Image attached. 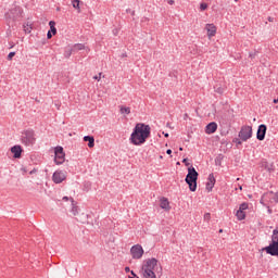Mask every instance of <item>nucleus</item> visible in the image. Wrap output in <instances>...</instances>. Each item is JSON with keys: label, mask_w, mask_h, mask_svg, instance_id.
Returning <instances> with one entry per match:
<instances>
[{"label": "nucleus", "mask_w": 278, "mask_h": 278, "mask_svg": "<svg viewBox=\"0 0 278 278\" xmlns=\"http://www.w3.org/2000/svg\"><path fill=\"white\" fill-rule=\"evenodd\" d=\"M65 160L66 153H64V148L62 146L54 148V163L60 166V164H64Z\"/></svg>", "instance_id": "39448f33"}, {"label": "nucleus", "mask_w": 278, "mask_h": 278, "mask_svg": "<svg viewBox=\"0 0 278 278\" xmlns=\"http://www.w3.org/2000/svg\"><path fill=\"white\" fill-rule=\"evenodd\" d=\"M4 18L8 27H15L16 23L23 18V9L21 7H15L9 10L4 14Z\"/></svg>", "instance_id": "f03ea898"}, {"label": "nucleus", "mask_w": 278, "mask_h": 278, "mask_svg": "<svg viewBox=\"0 0 278 278\" xmlns=\"http://www.w3.org/2000/svg\"><path fill=\"white\" fill-rule=\"evenodd\" d=\"M218 129V124L216 122H211L205 127V134H216V130Z\"/></svg>", "instance_id": "ddd939ff"}, {"label": "nucleus", "mask_w": 278, "mask_h": 278, "mask_svg": "<svg viewBox=\"0 0 278 278\" xmlns=\"http://www.w3.org/2000/svg\"><path fill=\"white\" fill-rule=\"evenodd\" d=\"M130 275H131L132 277H138V275H136V271H134V270H130Z\"/></svg>", "instance_id": "c03bdc74"}, {"label": "nucleus", "mask_w": 278, "mask_h": 278, "mask_svg": "<svg viewBox=\"0 0 278 278\" xmlns=\"http://www.w3.org/2000/svg\"><path fill=\"white\" fill-rule=\"evenodd\" d=\"M232 142H233L235 144H237V147H240V146L242 144V139H240V138H235V139H232Z\"/></svg>", "instance_id": "c756f323"}, {"label": "nucleus", "mask_w": 278, "mask_h": 278, "mask_svg": "<svg viewBox=\"0 0 278 278\" xmlns=\"http://www.w3.org/2000/svg\"><path fill=\"white\" fill-rule=\"evenodd\" d=\"M199 179V172L194 168V166L188 167V174L185 178L186 184L189 186V190L191 192H197V181Z\"/></svg>", "instance_id": "7ed1b4c3"}, {"label": "nucleus", "mask_w": 278, "mask_h": 278, "mask_svg": "<svg viewBox=\"0 0 278 278\" xmlns=\"http://www.w3.org/2000/svg\"><path fill=\"white\" fill-rule=\"evenodd\" d=\"M49 33L52 34V36H55V34H58V28H55V26H54V27L50 28Z\"/></svg>", "instance_id": "2f4dec72"}, {"label": "nucleus", "mask_w": 278, "mask_h": 278, "mask_svg": "<svg viewBox=\"0 0 278 278\" xmlns=\"http://www.w3.org/2000/svg\"><path fill=\"white\" fill-rule=\"evenodd\" d=\"M167 3H168L169 5H173V4L175 3V0H168Z\"/></svg>", "instance_id": "a18cd8bd"}, {"label": "nucleus", "mask_w": 278, "mask_h": 278, "mask_svg": "<svg viewBox=\"0 0 278 278\" xmlns=\"http://www.w3.org/2000/svg\"><path fill=\"white\" fill-rule=\"evenodd\" d=\"M101 75H102V73H100V74H99V76H97V75H96V76H93V79H96V80H98V81H99V80L101 79Z\"/></svg>", "instance_id": "a19ab883"}, {"label": "nucleus", "mask_w": 278, "mask_h": 278, "mask_svg": "<svg viewBox=\"0 0 278 278\" xmlns=\"http://www.w3.org/2000/svg\"><path fill=\"white\" fill-rule=\"evenodd\" d=\"M83 140H84V142H88L89 149L94 148V137L93 136H90V135L85 136Z\"/></svg>", "instance_id": "6ab92c4d"}, {"label": "nucleus", "mask_w": 278, "mask_h": 278, "mask_svg": "<svg viewBox=\"0 0 278 278\" xmlns=\"http://www.w3.org/2000/svg\"><path fill=\"white\" fill-rule=\"evenodd\" d=\"M72 49L74 52L75 51H84V49H86V46L84 43H75Z\"/></svg>", "instance_id": "5701e85b"}, {"label": "nucleus", "mask_w": 278, "mask_h": 278, "mask_svg": "<svg viewBox=\"0 0 278 278\" xmlns=\"http://www.w3.org/2000/svg\"><path fill=\"white\" fill-rule=\"evenodd\" d=\"M215 185H216V178L214 177V174H210L206 182L207 192H212V190H214Z\"/></svg>", "instance_id": "f8f14e48"}, {"label": "nucleus", "mask_w": 278, "mask_h": 278, "mask_svg": "<svg viewBox=\"0 0 278 278\" xmlns=\"http://www.w3.org/2000/svg\"><path fill=\"white\" fill-rule=\"evenodd\" d=\"M256 55H257V52H250L249 53V58H251V60H255Z\"/></svg>", "instance_id": "72a5a7b5"}, {"label": "nucleus", "mask_w": 278, "mask_h": 278, "mask_svg": "<svg viewBox=\"0 0 278 278\" xmlns=\"http://www.w3.org/2000/svg\"><path fill=\"white\" fill-rule=\"evenodd\" d=\"M166 153H167V155H172V154H173V150L167 149V150H166Z\"/></svg>", "instance_id": "37998d69"}, {"label": "nucleus", "mask_w": 278, "mask_h": 278, "mask_svg": "<svg viewBox=\"0 0 278 278\" xmlns=\"http://www.w3.org/2000/svg\"><path fill=\"white\" fill-rule=\"evenodd\" d=\"M35 173H38V169L34 168L29 172V175H35Z\"/></svg>", "instance_id": "79ce46f5"}, {"label": "nucleus", "mask_w": 278, "mask_h": 278, "mask_svg": "<svg viewBox=\"0 0 278 278\" xmlns=\"http://www.w3.org/2000/svg\"><path fill=\"white\" fill-rule=\"evenodd\" d=\"M265 207H267L268 214H273V208H270V204H265Z\"/></svg>", "instance_id": "c9c22d12"}, {"label": "nucleus", "mask_w": 278, "mask_h": 278, "mask_svg": "<svg viewBox=\"0 0 278 278\" xmlns=\"http://www.w3.org/2000/svg\"><path fill=\"white\" fill-rule=\"evenodd\" d=\"M63 201H68V197H63Z\"/></svg>", "instance_id": "3c124183"}, {"label": "nucleus", "mask_w": 278, "mask_h": 278, "mask_svg": "<svg viewBox=\"0 0 278 278\" xmlns=\"http://www.w3.org/2000/svg\"><path fill=\"white\" fill-rule=\"evenodd\" d=\"M182 164H185L186 166H190V163H188V159H184Z\"/></svg>", "instance_id": "58836bf2"}, {"label": "nucleus", "mask_w": 278, "mask_h": 278, "mask_svg": "<svg viewBox=\"0 0 278 278\" xmlns=\"http://www.w3.org/2000/svg\"><path fill=\"white\" fill-rule=\"evenodd\" d=\"M73 53H75V51L72 49H66L64 52V58H71V55H73Z\"/></svg>", "instance_id": "393cba45"}, {"label": "nucleus", "mask_w": 278, "mask_h": 278, "mask_svg": "<svg viewBox=\"0 0 278 278\" xmlns=\"http://www.w3.org/2000/svg\"><path fill=\"white\" fill-rule=\"evenodd\" d=\"M179 151H184V148H179Z\"/></svg>", "instance_id": "6e6d98bb"}, {"label": "nucleus", "mask_w": 278, "mask_h": 278, "mask_svg": "<svg viewBox=\"0 0 278 278\" xmlns=\"http://www.w3.org/2000/svg\"><path fill=\"white\" fill-rule=\"evenodd\" d=\"M270 194H274L273 191H268L267 193H264L261 198V205H264V207H266V205H270V203L268 202V199H270Z\"/></svg>", "instance_id": "2eb2a0df"}, {"label": "nucleus", "mask_w": 278, "mask_h": 278, "mask_svg": "<svg viewBox=\"0 0 278 278\" xmlns=\"http://www.w3.org/2000/svg\"><path fill=\"white\" fill-rule=\"evenodd\" d=\"M143 278H157V276L155 275V271L151 270V269H141Z\"/></svg>", "instance_id": "a211bd4d"}, {"label": "nucleus", "mask_w": 278, "mask_h": 278, "mask_svg": "<svg viewBox=\"0 0 278 278\" xmlns=\"http://www.w3.org/2000/svg\"><path fill=\"white\" fill-rule=\"evenodd\" d=\"M217 92H219L220 94H223V89H217Z\"/></svg>", "instance_id": "8fccbe9b"}, {"label": "nucleus", "mask_w": 278, "mask_h": 278, "mask_svg": "<svg viewBox=\"0 0 278 278\" xmlns=\"http://www.w3.org/2000/svg\"><path fill=\"white\" fill-rule=\"evenodd\" d=\"M129 278H138V276H134V277L129 276Z\"/></svg>", "instance_id": "5fc2aeb1"}, {"label": "nucleus", "mask_w": 278, "mask_h": 278, "mask_svg": "<svg viewBox=\"0 0 278 278\" xmlns=\"http://www.w3.org/2000/svg\"><path fill=\"white\" fill-rule=\"evenodd\" d=\"M262 167L265 168L268 173H275V165L273 163H268L267 161H264L262 163Z\"/></svg>", "instance_id": "f3484780"}, {"label": "nucleus", "mask_w": 278, "mask_h": 278, "mask_svg": "<svg viewBox=\"0 0 278 278\" xmlns=\"http://www.w3.org/2000/svg\"><path fill=\"white\" fill-rule=\"evenodd\" d=\"M66 179V175L63 172H54L52 175V181L54 184H62Z\"/></svg>", "instance_id": "9b49d317"}, {"label": "nucleus", "mask_w": 278, "mask_h": 278, "mask_svg": "<svg viewBox=\"0 0 278 278\" xmlns=\"http://www.w3.org/2000/svg\"><path fill=\"white\" fill-rule=\"evenodd\" d=\"M122 58H127V54L126 53L122 54Z\"/></svg>", "instance_id": "603ef678"}, {"label": "nucleus", "mask_w": 278, "mask_h": 278, "mask_svg": "<svg viewBox=\"0 0 278 278\" xmlns=\"http://www.w3.org/2000/svg\"><path fill=\"white\" fill-rule=\"evenodd\" d=\"M71 201H72V212L74 214V216H77V206L75 205V200H73V198H71Z\"/></svg>", "instance_id": "a878e982"}, {"label": "nucleus", "mask_w": 278, "mask_h": 278, "mask_svg": "<svg viewBox=\"0 0 278 278\" xmlns=\"http://www.w3.org/2000/svg\"><path fill=\"white\" fill-rule=\"evenodd\" d=\"M127 14H131V16H136V11H131V9L126 10Z\"/></svg>", "instance_id": "f704fd0d"}, {"label": "nucleus", "mask_w": 278, "mask_h": 278, "mask_svg": "<svg viewBox=\"0 0 278 278\" xmlns=\"http://www.w3.org/2000/svg\"><path fill=\"white\" fill-rule=\"evenodd\" d=\"M163 135L165 138H168V136H169L168 132H163Z\"/></svg>", "instance_id": "09e8293b"}, {"label": "nucleus", "mask_w": 278, "mask_h": 278, "mask_svg": "<svg viewBox=\"0 0 278 278\" xmlns=\"http://www.w3.org/2000/svg\"><path fill=\"white\" fill-rule=\"evenodd\" d=\"M239 210L241 212H244V210H249V203H247V202L241 203L239 206Z\"/></svg>", "instance_id": "bb28decb"}, {"label": "nucleus", "mask_w": 278, "mask_h": 278, "mask_svg": "<svg viewBox=\"0 0 278 278\" xmlns=\"http://www.w3.org/2000/svg\"><path fill=\"white\" fill-rule=\"evenodd\" d=\"M22 144H25L26 147H31L36 144V132L34 129H27L22 132Z\"/></svg>", "instance_id": "20e7f679"}, {"label": "nucleus", "mask_w": 278, "mask_h": 278, "mask_svg": "<svg viewBox=\"0 0 278 278\" xmlns=\"http://www.w3.org/2000/svg\"><path fill=\"white\" fill-rule=\"evenodd\" d=\"M155 266H157V258H148L143 262L141 270H155Z\"/></svg>", "instance_id": "6e6552de"}, {"label": "nucleus", "mask_w": 278, "mask_h": 278, "mask_svg": "<svg viewBox=\"0 0 278 278\" xmlns=\"http://www.w3.org/2000/svg\"><path fill=\"white\" fill-rule=\"evenodd\" d=\"M160 207L162 210H165V212H169L170 211V202H168V200L166 198H162L160 201Z\"/></svg>", "instance_id": "dca6fc26"}, {"label": "nucleus", "mask_w": 278, "mask_h": 278, "mask_svg": "<svg viewBox=\"0 0 278 278\" xmlns=\"http://www.w3.org/2000/svg\"><path fill=\"white\" fill-rule=\"evenodd\" d=\"M119 112H121V114L129 115V114H131V109L129 106L121 105L119 106Z\"/></svg>", "instance_id": "aec40b11"}, {"label": "nucleus", "mask_w": 278, "mask_h": 278, "mask_svg": "<svg viewBox=\"0 0 278 278\" xmlns=\"http://www.w3.org/2000/svg\"><path fill=\"white\" fill-rule=\"evenodd\" d=\"M79 3H81L79 0L72 1L73 8H75V10H79Z\"/></svg>", "instance_id": "c85d7f7f"}, {"label": "nucleus", "mask_w": 278, "mask_h": 278, "mask_svg": "<svg viewBox=\"0 0 278 278\" xmlns=\"http://www.w3.org/2000/svg\"><path fill=\"white\" fill-rule=\"evenodd\" d=\"M235 1H237V2H238V1H240V0H235Z\"/></svg>", "instance_id": "13d9d810"}, {"label": "nucleus", "mask_w": 278, "mask_h": 278, "mask_svg": "<svg viewBox=\"0 0 278 278\" xmlns=\"http://www.w3.org/2000/svg\"><path fill=\"white\" fill-rule=\"evenodd\" d=\"M149 138H151V126L144 123H138L132 129L129 141L130 144H134L135 147H140L144 144V142H147Z\"/></svg>", "instance_id": "f257e3e1"}, {"label": "nucleus", "mask_w": 278, "mask_h": 278, "mask_svg": "<svg viewBox=\"0 0 278 278\" xmlns=\"http://www.w3.org/2000/svg\"><path fill=\"white\" fill-rule=\"evenodd\" d=\"M11 153H13V157L15 160H21L23 155V147L16 144L11 148Z\"/></svg>", "instance_id": "9d476101"}, {"label": "nucleus", "mask_w": 278, "mask_h": 278, "mask_svg": "<svg viewBox=\"0 0 278 278\" xmlns=\"http://www.w3.org/2000/svg\"><path fill=\"white\" fill-rule=\"evenodd\" d=\"M23 27H24L25 34H31V27L29 26V24H26V25L24 24Z\"/></svg>", "instance_id": "cd10ccee"}, {"label": "nucleus", "mask_w": 278, "mask_h": 278, "mask_svg": "<svg viewBox=\"0 0 278 278\" xmlns=\"http://www.w3.org/2000/svg\"><path fill=\"white\" fill-rule=\"evenodd\" d=\"M21 172H22V173H27V167H22V168H21Z\"/></svg>", "instance_id": "49530a36"}, {"label": "nucleus", "mask_w": 278, "mask_h": 278, "mask_svg": "<svg viewBox=\"0 0 278 278\" xmlns=\"http://www.w3.org/2000/svg\"><path fill=\"white\" fill-rule=\"evenodd\" d=\"M236 216L238 220H244V218H247V213H244V211L238 210L236 213Z\"/></svg>", "instance_id": "4be33fe9"}, {"label": "nucleus", "mask_w": 278, "mask_h": 278, "mask_svg": "<svg viewBox=\"0 0 278 278\" xmlns=\"http://www.w3.org/2000/svg\"><path fill=\"white\" fill-rule=\"evenodd\" d=\"M47 38L48 40H51L53 38V34L50 33V30H48Z\"/></svg>", "instance_id": "4c0bfd02"}, {"label": "nucleus", "mask_w": 278, "mask_h": 278, "mask_svg": "<svg viewBox=\"0 0 278 278\" xmlns=\"http://www.w3.org/2000/svg\"><path fill=\"white\" fill-rule=\"evenodd\" d=\"M268 203H269V205L271 203H275V204L278 203V192L270 194V199H268Z\"/></svg>", "instance_id": "412c9836"}, {"label": "nucleus", "mask_w": 278, "mask_h": 278, "mask_svg": "<svg viewBox=\"0 0 278 278\" xmlns=\"http://www.w3.org/2000/svg\"><path fill=\"white\" fill-rule=\"evenodd\" d=\"M274 103H278V98H277V99H274Z\"/></svg>", "instance_id": "864d4df0"}, {"label": "nucleus", "mask_w": 278, "mask_h": 278, "mask_svg": "<svg viewBox=\"0 0 278 278\" xmlns=\"http://www.w3.org/2000/svg\"><path fill=\"white\" fill-rule=\"evenodd\" d=\"M125 273H131V269L129 267H125Z\"/></svg>", "instance_id": "de8ad7c7"}, {"label": "nucleus", "mask_w": 278, "mask_h": 278, "mask_svg": "<svg viewBox=\"0 0 278 278\" xmlns=\"http://www.w3.org/2000/svg\"><path fill=\"white\" fill-rule=\"evenodd\" d=\"M219 233H223V229H219Z\"/></svg>", "instance_id": "4d7b16f0"}, {"label": "nucleus", "mask_w": 278, "mask_h": 278, "mask_svg": "<svg viewBox=\"0 0 278 278\" xmlns=\"http://www.w3.org/2000/svg\"><path fill=\"white\" fill-rule=\"evenodd\" d=\"M266 131H268V127L266 126V124H261L256 131V140H265Z\"/></svg>", "instance_id": "1a4fd4ad"}, {"label": "nucleus", "mask_w": 278, "mask_h": 278, "mask_svg": "<svg viewBox=\"0 0 278 278\" xmlns=\"http://www.w3.org/2000/svg\"><path fill=\"white\" fill-rule=\"evenodd\" d=\"M200 10H201V12H205V10H207V3L202 2V3L200 4Z\"/></svg>", "instance_id": "7c9ffc66"}, {"label": "nucleus", "mask_w": 278, "mask_h": 278, "mask_svg": "<svg viewBox=\"0 0 278 278\" xmlns=\"http://www.w3.org/2000/svg\"><path fill=\"white\" fill-rule=\"evenodd\" d=\"M225 156L223 154H218L216 157H215V164L216 166H220V164H223V159Z\"/></svg>", "instance_id": "b1692460"}, {"label": "nucleus", "mask_w": 278, "mask_h": 278, "mask_svg": "<svg viewBox=\"0 0 278 278\" xmlns=\"http://www.w3.org/2000/svg\"><path fill=\"white\" fill-rule=\"evenodd\" d=\"M49 25H50V28H53V27H55V22L50 21V22H49Z\"/></svg>", "instance_id": "ea45409f"}, {"label": "nucleus", "mask_w": 278, "mask_h": 278, "mask_svg": "<svg viewBox=\"0 0 278 278\" xmlns=\"http://www.w3.org/2000/svg\"><path fill=\"white\" fill-rule=\"evenodd\" d=\"M212 218V215L210 213L204 214V220H210Z\"/></svg>", "instance_id": "e433bc0d"}, {"label": "nucleus", "mask_w": 278, "mask_h": 278, "mask_svg": "<svg viewBox=\"0 0 278 278\" xmlns=\"http://www.w3.org/2000/svg\"><path fill=\"white\" fill-rule=\"evenodd\" d=\"M130 254L132 260H142V255H144V249H142V245L135 244L130 249Z\"/></svg>", "instance_id": "0eeeda50"}, {"label": "nucleus", "mask_w": 278, "mask_h": 278, "mask_svg": "<svg viewBox=\"0 0 278 278\" xmlns=\"http://www.w3.org/2000/svg\"><path fill=\"white\" fill-rule=\"evenodd\" d=\"M14 55H16V52H10V53L8 54L7 60L11 61V60L14 58Z\"/></svg>", "instance_id": "473e14b6"}, {"label": "nucleus", "mask_w": 278, "mask_h": 278, "mask_svg": "<svg viewBox=\"0 0 278 278\" xmlns=\"http://www.w3.org/2000/svg\"><path fill=\"white\" fill-rule=\"evenodd\" d=\"M238 137L242 142H247V140H251L253 138V127L251 126H242Z\"/></svg>", "instance_id": "423d86ee"}, {"label": "nucleus", "mask_w": 278, "mask_h": 278, "mask_svg": "<svg viewBox=\"0 0 278 278\" xmlns=\"http://www.w3.org/2000/svg\"><path fill=\"white\" fill-rule=\"evenodd\" d=\"M205 29L207 31L208 38H213V36H216V25L206 24Z\"/></svg>", "instance_id": "4468645a"}]
</instances>
